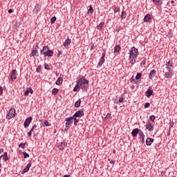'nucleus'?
I'll return each mask as SVG.
<instances>
[{
	"instance_id": "nucleus-28",
	"label": "nucleus",
	"mask_w": 177,
	"mask_h": 177,
	"mask_svg": "<svg viewBox=\"0 0 177 177\" xmlns=\"http://www.w3.org/2000/svg\"><path fill=\"white\" fill-rule=\"evenodd\" d=\"M81 106V99H79L75 103V107L78 109Z\"/></svg>"
},
{
	"instance_id": "nucleus-16",
	"label": "nucleus",
	"mask_w": 177,
	"mask_h": 177,
	"mask_svg": "<svg viewBox=\"0 0 177 177\" xmlns=\"http://www.w3.org/2000/svg\"><path fill=\"white\" fill-rule=\"evenodd\" d=\"M151 19V15L150 14H147L144 17V23H147Z\"/></svg>"
},
{
	"instance_id": "nucleus-58",
	"label": "nucleus",
	"mask_w": 177,
	"mask_h": 177,
	"mask_svg": "<svg viewBox=\"0 0 177 177\" xmlns=\"http://www.w3.org/2000/svg\"><path fill=\"white\" fill-rule=\"evenodd\" d=\"M3 153V149H0V154H2Z\"/></svg>"
},
{
	"instance_id": "nucleus-12",
	"label": "nucleus",
	"mask_w": 177,
	"mask_h": 177,
	"mask_svg": "<svg viewBox=\"0 0 177 177\" xmlns=\"http://www.w3.org/2000/svg\"><path fill=\"white\" fill-rule=\"evenodd\" d=\"M139 132H140V129L136 128L133 129L132 132H131V135L133 136V138H136V136H138V133H139Z\"/></svg>"
},
{
	"instance_id": "nucleus-50",
	"label": "nucleus",
	"mask_w": 177,
	"mask_h": 177,
	"mask_svg": "<svg viewBox=\"0 0 177 177\" xmlns=\"http://www.w3.org/2000/svg\"><path fill=\"white\" fill-rule=\"evenodd\" d=\"M3 93V88H2V86H0V95H2Z\"/></svg>"
},
{
	"instance_id": "nucleus-5",
	"label": "nucleus",
	"mask_w": 177,
	"mask_h": 177,
	"mask_svg": "<svg viewBox=\"0 0 177 177\" xmlns=\"http://www.w3.org/2000/svg\"><path fill=\"white\" fill-rule=\"evenodd\" d=\"M84 115H85V113H84V109H81L79 111H76L73 115V117H75L76 118H81V117H84Z\"/></svg>"
},
{
	"instance_id": "nucleus-39",
	"label": "nucleus",
	"mask_w": 177,
	"mask_h": 177,
	"mask_svg": "<svg viewBox=\"0 0 177 177\" xmlns=\"http://www.w3.org/2000/svg\"><path fill=\"white\" fill-rule=\"evenodd\" d=\"M139 135H140V138H145V133H143V131H142L141 130H140L139 131Z\"/></svg>"
},
{
	"instance_id": "nucleus-7",
	"label": "nucleus",
	"mask_w": 177,
	"mask_h": 177,
	"mask_svg": "<svg viewBox=\"0 0 177 177\" xmlns=\"http://www.w3.org/2000/svg\"><path fill=\"white\" fill-rule=\"evenodd\" d=\"M106 56V53H103L102 55L100 58V60L97 66V68H99V67H102V66H103V64L104 63V57Z\"/></svg>"
},
{
	"instance_id": "nucleus-52",
	"label": "nucleus",
	"mask_w": 177,
	"mask_h": 177,
	"mask_svg": "<svg viewBox=\"0 0 177 177\" xmlns=\"http://www.w3.org/2000/svg\"><path fill=\"white\" fill-rule=\"evenodd\" d=\"M109 161H110V164H113V165L115 164V162H114V160H113L109 159Z\"/></svg>"
},
{
	"instance_id": "nucleus-40",
	"label": "nucleus",
	"mask_w": 177,
	"mask_h": 177,
	"mask_svg": "<svg viewBox=\"0 0 177 177\" xmlns=\"http://www.w3.org/2000/svg\"><path fill=\"white\" fill-rule=\"evenodd\" d=\"M153 3H156V5H161L162 3L160 1V0H153Z\"/></svg>"
},
{
	"instance_id": "nucleus-51",
	"label": "nucleus",
	"mask_w": 177,
	"mask_h": 177,
	"mask_svg": "<svg viewBox=\"0 0 177 177\" xmlns=\"http://www.w3.org/2000/svg\"><path fill=\"white\" fill-rule=\"evenodd\" d=\"M31 129H32L33 131L34 129H37V124L33 125Z\"/></svg>"
},
{
	"instance_id": "nucleus-17",
	"label": "nucleus",
	"mask_w": 177,
	"mask_h": 177,
	"mask_svg": "<svg viewBox=\"0 0 177 177\" xmlns=\"http://www.w3.org/2000/svg\"><path fill=\"white\" fill-rule=\"evenodd\" d=\"M120 50H121V46L120 45H116L114 48V54L117 55V53H120Z\"/></svg>"
},
{
	"instance_id": "nucleus-6",
	"label": "nucleus",
	"mask_w": 177,
	"mask_h": 177,
	"mask_svg": "<svg viewBox=\"0 0 177 177\" xmlns=\"http://www.w3.org/2000/svg\"><path fill=\"white\" fill-rule=\"evenodd\" d=\"M32 121V117L30 116L28 118H26L24 123V128H28V127H30V124H31Z\"/></svg>"
},
{
	"instance_id": "nucleus-46",
	"label": "nucleus",
	"mask_w": 177,
	"mask_h": 177,
	"mask_svg": "<svg viewBox=\"0 0 177 177\" xmlns=\"http://www.w3.org/2000/svg\"><path fill=\"white\" fill-rule=\"evenodd\" d=\"M44 68L46 70H50V68H49V65H48V64H44Z\"/></svg>"
},
{
	"instance_id": "nucleus-29",
	"label": "nucleus",
	"mask_w": 177,
	"mask_h": 177,
	"mask_svg": "<svg viewBox=\"0 0 177 177\" xmlns=\"http://www.w3.org/2000/svg\"><path fill=\"white\" fill-rule=\"evenodd\" d=\"M104 26V22H101L97 26V30H102V28H103Z\"/></svg>"
},
{
	"instance_id": "nucleus-18",
	"label": "nucleus",
	"mask_w": 177,
	"mask_h": 177,
	"mask_svg": "<svg viewBox=\"0 0 177 177\" xmlns=\"http://www.w3.org/2000/svg\"><path fill=\"white\" fill-rule=\"evenodd\" d=\"M71 44V39H69L68 37L67 39L64 42L63 45L66 48L68 46Z\"/></svg>"
},
{
	"instance_id": "nucleus-56",
	"label": "nucleus",
	"mask_w": 177,
	"mask_h": 177,
	"mask_svg": "<svg viewBox=\"0 0 177 177\" xmlns=\"http://www.w3.org/2000/svg\"><path fill=\"white\" fill-rule=\"evenodd\" d=\"M130 81H131V82H133V81H135V79L133 78V77H132L130 79Z\"/></svg>"
},
{
	"instance_id": "nucleus-45",
	"label": "nucleus",
	"mask_w": 177,
	"mask_h": 177,
	"mask_svg": "<svg viewBox=\"0 0 177 177\" xmlns=\"http://www.w3.org/2000/svg\"><path fill=\"white\" fill-rule=\"evenodd\" d=\"M32 132H34L32 129H30V131L28 133V136H29V138H31V136L32 135Z\"/></svg>"
},
{
	"instance_id": "nucleus-1",
	"label": "nucleus",
	"mask_w": 177,
	"mask_h": 177,
	"mask_svg": "<svg viewBox=\"0 0 177 177\" xmlns=\"http://www.w3.org/2000/svg\"><path fill=\"white\" fill-rule=\"evenodd\" d=\"M83 85H88L89 84V81L85 79L84 77H79L76 80V85L73 88V92H77L81 89V86Z\"/></svg>"
},
{
	"instance_id": "nucleus-64",
	"label": "nucleus",
	"mask_w": 177,
	"mask_h": 177,
	"mask_svg": "<svg viewBox=\"0 0 177 177\" xmlns=\"http://www.w3.org/2000/svg\"><path fill=\"white\" fill-rule=\"evenodd\" d=\"M171 3H175V1H171Z\"/></svg>"
},
{
	"instance_id": "nucleus-60",
	"label": "nucleus",
	"mask_w": 177,
	"mask_h": 177,
	"mask_svg": "<svg viewBox=\"0 0 177 177\" xmlns=\"http://www.w3.org/2000/svg\"><path fill=\"white\" fill-rule=\"evenodd\" d=\"M92 49H95V45L91 46V50H92Z\"/></svg>"
},
{
	"instance_id": "nucleus-2",
	"label": "nucleus",
	"mask_w": 177,
	"mask_h": 177,
	"mask_svg": "<svg viewBox=\"0 0 177 177\" xmlns=\"http://www.w3.org/2000/svg\"><path fill=\"white\" fill-rule=\"evenodd\" d=\"M138 49L135 47H132L130 50L129 55V62L131 64H135L136 63V57H138Z\"/></svg>"
},
{
	"instance_id": "nucleus-44",
	"label": "nucleus",
	"mask_w": 177,
	"mask_h": 177,
	"mask_svg": "<svg viewBox=\"0 0 177 177\" xmlns=\"http://www.w3.org/2000/svg\"><path fill=\"white\" fill-rule=\"evenodd\" d=\"M111 114L108 113V114H106L105 118H106V120H109V119L111 120Z\"/></svg>"
},
{
	"instance_id": "nucleus-13",
	"label": "nucleus",
	"mask_w": 177,
	"mask_h": 177,
	"mask_svg": "<svg viewBox=\"0 0 177 177\" xmlns=\"http://www.w3.org/2000/svg\"><path fill=\"white\" fill-rule=\"evenodd\" d=\"M49 49V47H48V46H45L43 47L42 50H40V55H45V53H46L48 52Z\"/></svg>"
},
{
	"instance_id": "nucleus-20",
	"label": "nucleus",
	"mask_w": 177,
	"mask_h": 177,
	"mask_svg": "<svg viewBox=\"0 0 177 177\" xmlns=\"http://www.w3.org/2000/svg\"><path fill=\"white\" fill-rule=\"evenodd\" d=\"M156 70H152L151 71V73H149V77L150 80H153V78H154V77H156Z\"/></svg>"
},
{
	"instance_id": "nucleus-36",
	"label": "nucleus",
	"mask_w": 177,
	"mask_h": 177,
	"mask_svg": "<svg viewBox=\"0 0 177 177\" xmlns=\"http://www.w3.org/2000/svg\"><path fill=\"white\" fill-rule=\"evenodd\" d=\"M26 144L27 142H25V143L21 142V144H19V147H21V149H25Z\"/></svg>"
},
{
	"instance_id": "nucleus-62",
	"label": "nucleus",
	"mask_w": 177,
	"mask_h": 177,
	"mask_svg": "<svg viewBox=\"0 0 177 177\" xmlns=\"http://www.w3.org/2000/svg\"><path fill=\"white\" fill-rule=\"evenodd\" d=\"M120 10V8H115V12H118Z\"/></svg>"
},
{
	"instance_id": "nucleus-4",
	"label": "nucleus",
	"mask_w": 177,
	"mask_h": 177,
	"mask_svg": "<svg viewBox=\"0 0 177 177\" xmlns=\"http://www.w3.org/2000/svg\"><path fill=\"white\" fill-rule=\"evenodd\" d=\"M16 116V110L15 109H10L8 113L6 115V119L10 120V118H13V117Z\"/></svg>"
},
{
	"instance_id": "nucleus-33",
	"label": "nucleus",
	"mask_w": 177,
	"mask_h": 177,
	"mask_svg": "<svg viewBox=\"0 0 177 177\" xmlns=\"http://www.w3.org/2000/svg\"><path fill=\"white\" fill-rule=\"evenodd\" d=\"M149 120L150 121H151V122H154V121L156 120V116L154 115H151L149 117Z\"/></svg>"
},
{
	"instance_id": "nucleus-15",
	"label": "nucleus",
	"mask_w": 177,
	"mask_h": 177,
	"mask_svg": "<svg viewBox=\"0 0 177 177\" xmlns=\"http://www.w3.org/2000/svg\"><path fill=\"white\" fill-rule=\"evenodd\" d=\"M44 56L45 57H50L51 56H53V50L48 49L47 53H45Z\"/></svg>"
},
{
	"instance_id": "nucleus-21",
	"label": "nucleus",
	"mask_w": 177,
	"mask_h": 177,
	"mask_svg": "<svg viewBox=\"0 0 177 177\" xmlns=\"http://www.w3.org/2000/svg\"><path fill=\"white\" fill-rule=\"evenodd\" d=\"M153 90L148 89L146 91L145 95H146L147 97H150L153 95Z\"/></svg>"
},
{
	"instance_id": "nucleus-30",
	"label": "nucleus",
	"mask_w": 177,
	"mask_h": 177,
	"mask_svg": "<svg viewBox=\"0 0 177 177\" xmlns=\"http://www.w3.org/2000/svg\"><path fill=\"white\" fill-rule=\"evenodd\" d=\"M59 93V89L57 88H54L52 91V95H57Z\"/></svg>"
},
{
	"instance_id": "nucleus-38",
	"label": "nucleus",
	"mask_w": 177,
	"mask_h": 177,
	"mask_svg": "<svg viewBox=\"0 0 177 177\" xmlns=\"http://www.w3.org/2000/svg\"><path fill=\"white\" fill-rule=\"evenodd\" d=\"M57 20V18L56 17H53L51 19H50V23L51 24H53Z\"/></svg>"
},
{
	"instance_id": "nucleus-24",
	"label": "nucleus",
	"mask_w": 177,
	"mask_h": 177,
	"mask_svg": "<svg viewBox=\"0 0 177 177\" xmlns=\"http://www.w3.org/2000/svg\"><path fill=\"white\" fill-rule=\"evenodd\" d=\"M0 157H1V158L3 157V160L4 161H8V160H9V157H8V152H5L3 155H1Z\"/></svg>"
},
{
	"instance_id": "nucleus-14",
	"label": "nucleus",
	"mask_w": 177,
	"mask_h": 177,
	"mask_svg": "<svg viewBox=\"0 0 177 177\" xmlns=\"http://www.w3.org/2000/svg\"><path fill=\"white\" fill-rule=\"evenodd\" d=\"M154 142V139L148 138L146 140V145L147 146H151V144Z\"/></svg>"
},
{
	"instance_id": "nucleus-11",
	"label": "nucleus",
	"mask_w": 177,
	"mask_h": 177,
	"mask_svg": "<svg viewBox=\"0 0 177 177\" xmlns=\"http://www.w3.org/2000/svg\"><path fill=\"white\" fill-rule=\"evenodd\" d=\"M17 78V71L16 69L12 70L11 73V80L13 81Z\"/></svg>"
},
{
	"instance_id": "nucleus-61",
	"label": "nucleus",
	"mask_w": 177,
	"mask_h": 177,
	"mask_svg": "<svg viewBox=\"0 0 177 177\" xmlns=\"http://www.w3.org/2000/svg\"><path fill=\"white\" fill-rule=\"evenodd\" d=\"M70 176H71L70 175L66 174V175H64L63 177H70Z\"/></svg>"
},
{
	"instance_id": "nucleus-3",
	"label": "nucleus",
	"mask_w": 177,
	"mask_h": 177,
	"mask_svg": "<svg viewBox=\"0 0 177 177\" xmlns=\"http://www.w3.org/2000/svg\"><path fill=\"white\" fill-rule=\"evenodd\" d=\"M65 121H66V122L65 123V125H66L65 131H68V129H70V125H71V124H73V116L65 119Z\"/></svg>"
},
{
	"instance_id": "nucleus-19",
	"label": "nucleus",
	"mask_w": 177,
	"mask_h": 177,
	"mask_svg": "<svg viewBox=\"0 0 177 177\" xmlns=\"http://www.w3.org/2000/svg\"><path fill=\"white\" fill-rule=\"evenodd\" d=\"M172 67V62L171 61H169L166 63V68L168 70V71H171Z\"/></svg>"
},
{
	"instance_id": "nucleus-34",
	"label": "nucleus",
	"mask_w": 177,
	"mask_h": 177,
	"mask_svg": "<svg viewBox=\"0 0 177 177\" xmlns=\"http://www.w3.org/2000/svg\"><path fill=\"white\" fill-rule=\"evenodd\" d=\"M32 162L31 161H30L28 165L26 167V169L30 171V168H31V165H32Z\"/></svg>"
},
{
	"instance_id": "nucleus-55",
	"label": "nucleus",
	"mask_w": 177,
	"mask_h": 177,
	"mask_svg": "<svg viewBox=\"0 0 177 177\" xmlns=\"http://www.w3.org/2000/svg\"><path fill=\"white\" fill-rule=\"evenodd\" d=\"M8 13H13V10L12 9L8 10Z\"/></svg>"
},
{
	"instance_id": "nucleus-8",
	"label": "nucleus",
	"mask_w": 177,
	"mask_h": 177,
	"mask_svg": "<svg viewBox=\"0 0 177 177\" xmlns=\"http://www.w3.org/2000/svg\"><path fill=\"white\" fill-rule=\"evenodd\" d=\"M67 146V142H66V141H62L58 146V149H59V150H64V149L66 148V147Z\"/></svg>"
},
{
	"instance_id": "nucleus-63",
	"label": "nucleus",
	"mask_w": 177,
	"mask_h": 177,
	"mask_svg": "<svg viewBox=\"0 0 177 177\" xmlns=\"http://www.w3.org/2000/svg\"><path fill=\"white\" fill-rule=\"evenodd\" d=\"M170 127H174V123H170V125H169Z\"/></svg>"
},
{
	"instance_id": "nucleus-57",
	"label": "nucleus",
	"mask_w": 177,
	"mask_h": 177,
	"mask_svg": "<svg viewBox=\"0 0 177 177\" xmlns=\"http://www.w3.org/2000/svg\"><path fill=\"white\" fill-rule=\"evenodd\" d=\"M114 103H115L116 104L118 103V100H117V99H115L114 100Z\"/></svg>"
},
{
	"instance_id": "nucleus-53",
	"label": "nucleus",
	"mask_w": 177,
	"mask_h": 177,
	"mask_svg": "<svg viewBox=\"0 0 177 177\" xmlns=\"http://www.w3.org/2000/svg\"><path fill=\"white\" fill-rule=\"evenodd\" d=\"M146 64V61H142L141 62V66H145Z\"/></svg>"
},
{
	"instance_id": "nucleus-48",
	"label": "nucleus",
	"mask_w": 177,
	"mask_h": 177,
	"mask_svg": "<svg viewBox=\"0 0 177 177\" xmlns=\"http://www.w3.org/2000/svg\"><path fill=\"white\" fill-rule=\"evenodd\" d=\"M29 170H28V169H26V167H25L24 169V170L22 171V174H26V172H28Z\"/></svg>"
},
{
	"instance_id": "nucleus-31",
	"label": "nucleus",
	"mask_w": 177,
	"mask_h": 177,
	"mask_svg": "<svg viewBox=\"0 0 177 177\" xmlns=\"http://www.w3.org/2000/svg\"><path fill=\"white\" fill-rule=\"evenodd\" d=\"M171 74H172V73H171V71L166 72V73H165V76L166 78H171Z\"/></svg>"
},
{
	"instance_id": "nucleus-26",
	"label": "nucleus",
	"mask_w": 177,
	"mask_h": 177,
	"mask_svg": "<svg viewBox=\"0 0 177 177\" xmlns=\"http://www.w3.org/2000/svg\"><path fill=\"white\" fill-rule=\"evenodd\" d=\"M62 83H63V78H62L61 77H59L55 82L56 85H61Z\"/></svg>"
},
{
	"instance_id": "nucleus-10",
	"label": "nucleus",
	"mask_w": 177,
	"mask_h": 177,
	"mask_svg": "<svg viewBox=\"0 0 177 177\" xmlns=\"http://www.w3.org/2000/svg\"><path fill=\"white\" fill-rule=\"evenodd\" d=\"M38 48H39L38 45L35 46V48L32 50L30 53V57H34L38 53Z\"/></svg>"
},
{
	"instance_id": "nucleus-25",
	"label": "nucleus",
	"mask_w": 177,
	"mask_h": 177,
	"mask_svg": "<svg viewBox=\"0 0 177 177\" xmlns=\"http://www.w3.org/2000/svg\"><path fill=\"white\" fill-rule=\"evenodd\" d=\"M80 88L83 91V92H86V91H88V86L86 84H82Z\"/></svg>"
},
{
	"instance_id": "nucleus-23",
	"label": "nucleus",
	"mask_w": 177,
	"mask_h": 177,
	"mask_svg": "<svg viewBox=\"0 0 177 177\" xmlns=\"http://www.w3.org/2000/svg\"><path fill=\"white\" fill-rule=\"evenodd\" d=\"M41 9V5L37 4L35 6V8L33 10L34 13H37V12H39V10Z\"/></svg>"
},
{
	"instance_id": "nucleus-42",
	"label": "nucleus",
	"mask_w": 177,
	"mask_h": 177,
	"mask_svg": "<svg viewBox=\"0 0 177 177\" xmlns=\"http://www.w3.org/2000/svg\"><path fill=\"white\" fill-rule=\"evenodd\" d=\"M22 154H24V158H28L30 157V155L26 152H23Z\"/></svg>"
},
{
	"instance_id": "nucleus-47",
	"label": "nucleus",
	"mask_w": 177,
	"mask_h": 177,
	"mask_svg": "<svg viewBox=\"0 0 177 177\" xmlns=\"http://www.w3.org/2000/svg\"><path fill=\"white\" fill-rule=\"evenodd\" d=\"M36 71H37V73H40V71H41V66L40 65L37 66Z\"/></svg>"
},
{
	"instance_id": "nucleus-43",
	"label": "nucleus",
	"mask_w": 177,
	"mask_h": 177,
	"mask_svg": "<svg viewBox=\"0 0 177 177\" xmlns=\"http://www.w3.org/2000/svg\"><path fill=\"white\" fill-rule=\"evenodd\" d=\"M144 107H145V109H147V108L150 107V103L146 102L144 105Z\"/></svg>"
},
{
	"instance_id": "nucleus-32",
	"label": "nucleus",
	"mask_w": 177,
	"mask_h": 177,
	"mask_svg": "<svg viewBox=\"0 0 177 177\" xmlns=\"http://www.w3.org/2000/svg\"><path fill=\"white\" fill-rule=\"evenodd\" d=\"M88 13L89 15H93V8L92 7V6H90V8L88 10Z\"/></svg>"
},
{
	"instance_id": "nucleus-9",
	"label": "nucleus",
	"mask_w": 177,
	"mask_h": 177,
	"mask_svg": "<svg viewBox=\"0 0 177 177\" xmlns=\"http://www.w3.org/2000/svg\"><path fill=\"white\" fill-rule=\"evenodd\" d=\"M146 129H147L149 132H153V131H154V126L149 122L147 124H146Z\"/></svg>"
},
{
	"instance_id": "nucleus-49",
	"label": "nucleus",
	"mask_w": 177,
	"mask_h": 177,
	"mask_svg": "<svg viewBox=\"0 0 177 177\" xmlns=\"http://www.w3.org/2000/svg\"><path fill=\"white\" fill-rule=\"evenodd\" d=\"M124 99H125V98H124V97H120V98L119 99V100H118L119 103H122V102H124Z\"/></svg>"
},
{
	"instance_id": "nucleus-41",
	"label": "nucleus",
	"mask_w": 177,
	"mask_h": 177,
	"mask_svg": "<svg viewBox=\"0 0 177 177\" xmlns=\"http://www.w3.org/2000/svg\"><path fill=\"white\" fill-rule=\"evenodd\" d=\"M44 127H50V124H49V122H48V120H44Z\"/></svg>"
},
{
	"instance_id": "nucleus-35",
	"label": "nucleus",
	"mask_w": 177,
	"mask_h": 177,
	"mask_svg": "<svg viewBox=\"0 0 177 177\" xmlns=\"http://www.w3.org/2000/svg\"><path fill=\"white\" fill-rule=\"evenodd\" d=\"M127 17V13H125V11H122L121 14V19H125Z\"/></svg>"
},
{
	"instance_id": "nucleus-59",
	"label": "nucleus",
	"mask_w": 177,
	"mask_h": 177,
	"mask_svg": "<svg viewBox=\"0 0 177 177\" xmlns=\"http://www.w3.org/2000/svg\"><path fill=\"white\" fill-rule=\"evenodd\" d=\"M141 139H142L141 142L145 143V137L143 138H141Z\"/></svg>"
},
{
	"instance_id": "nucleus-54",
	"label": "nucleus",
	"mask_w": 177,
	"mask_h": 177,
	"mask_svg": "<svg viewBox=\"0 0 177 177\" xmlns=\"http://www.w3.org/2000/svg\"><path fill=\"white\" fill-rule=\"evenodd\" d=\"M62 53V51H59V53L57 55V57H60V54Z\"/></svg>"
},
{
	"instance_id": "nucleus-22",
	"label": "nucleus",
	"mask_w": 177,
	"mask_h": 177,
	"mask_svg": "<svg viewBox=\"0 0 177 177\" xmlns=\"http://www.w3.org/2000/svg\"><path fill=\"white\" fill-rule=\"evenodd\" d=\"M29 93H34V91L32 90V88H28V90H26L24 93V96H28Z\"/></svg>"
},
{
	"instance_id": "nucleus-27",
	"label": "nucleus",
	"mask_w": 177,
	"mask_h": 177,
	"mask_svg": "<svg viewBox=\"0 0 177 177\" xmlns=\"http://www.w3.org/2000/svg\"><path fill=\"white\" fill-rule=\"evenodd\" d=\"M72 118H73L74 125L77 127V125H78V122H80V120H78L77 118L74 116H72Z\"/></svg>"
},
{
	"instance_id": "nucleus-37",
	"label": "nucleus",
	"mask_w": 177,
	"mask_h": 177,
	"mask_svg": "<svg viewBox=\"0 0 177 177\" xmlns=\"http://www.w3.org/2000/svg\"><path fill=\"white\" fill-rule=\"evenodd\" d=\"M141 77H142V74L140 73H138L136 76V80H140Z\"/></svg>"
}]
</instances>
